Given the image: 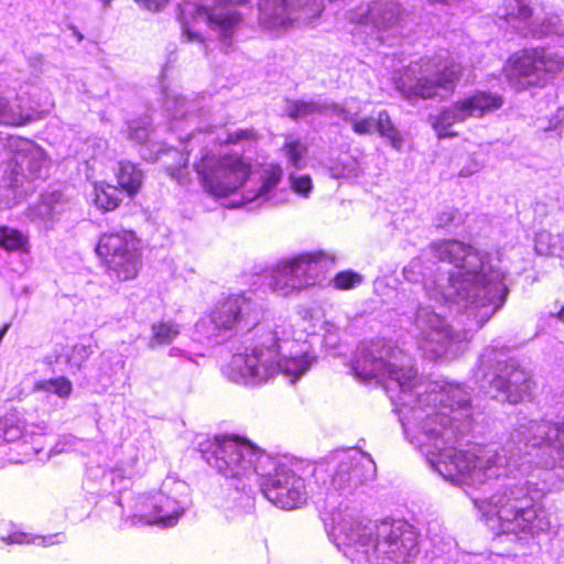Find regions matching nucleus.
I'll list each match as a JSON object with an SVG mask.
<instances>
[{
    "mask_svg": "<svg viewBox=\"0 0 564 564\" xmlns=\"http://www.w3.org/2000/svg\"><path fill=\"white\" fill-rule=\"evenodd\" d=\"M352 370L360 380L386 384L408 441L444 479L471 489L468 495L492 530L522 539L550 528L538 503L544 489L516 481V476L529 475L533 466L564 465V422L519 417L501 453L480 446L457 449L454 444L466 426L456 422L468 416L469 393L463 387L417 382L411 357L381 340L358 347Z\"/></svg>",
    "mask_w": 564,
    "mask_h": 564,
    "instance_id": "obj_1",
    "label": "nucleus"
},
{
    "mask_svg": "<svg viewBox=\"0 0 564 564\" xmlns=\"http://www.w3.org/2000/svg\"><path fill=\"white\" fill-rule=\"evenodd\" d=\"M404 279L422 283L436 302L464 308L470 322L464 330H453L440 315L422 306L414 321L419 349L429 359L455 356L463 341L479 329L507 299L505 272L471 246L458 240L431 245L429 253L414 258L403 269Z\"/></svg>",
    "mask_w": 564,
    "mask_h": 564,
    "instance_id": "obj_2",
    "label": "nucleus"
},
{
    "mask_svg": "<svg viewBox=\"0 0 564 564\" xmlns=\"http://www.w3.org/2000/svg\"><path fill=\"white\" fill-rule=\"evenodd\" d=\"M204 460L227 479L240 482L260 479L264 497L283 510L303 506L310 496L352 492L376 475L371 456L357 448L334 453L314 468L315 486L299 475L300 465L286 456H273L234 435L217 436L199 444Z\"/></svg>",
    "mask_w": 564,
    "mask_h": 564,
    "instance_id": "obj_3",
    "label": "nucleus"
},
{
    "mask_svg": "<svg viewBox=\"0 0 564 564\" xmlns=\"http://www.w3.org/2000/svg\"><path fill=\"white\" fill-rule=\"evenodd\" d=\"M329 536L354 564H409L420 552L415 529L402 520L377 523L338 513Z\"/></svg>",
    "mask_w": 564,
    "mask_h": 564,
    "instance_id": "obj_4",
    "label": "nucleus"
},
{
    "mask_svg": "<svg viewBox=\"0 0 564 564\" xmlns=\"http://www.w3.org/2000/svg\"><path fill=\"white\" fill-rule=\"evenodd\" d=\"M204 189L216 197L240 193V204L256 202L279 205L288 193L278 188L283 171L279 164L269 163L252 170L251 163L239 153H205L195 164Z\"/></svg>",
    "mask_w": 564,
    "mask_h": 564,
    "instance_id": "obj_5",
    "label": "nucleus"
},
{
    "mask_svg": "<svg viewBox=\"0 0 564 564\" xmlns=\"http://www.w3.org/2000/svg\"><path fill=\"white\" fill-rule=\"evenodd\" d=\"M187 485L166 478L161 488L151 494H139L119 500L123 525H158L172 528L183 517L187 505Z\"/></svg>",
    "mask_w": 564,
    "mask_h": 564,
    "instance_id": "obj_6",
    "label": "nucleus"
},
{
    "mask_svg": "<svg viewBox=\"0 0 564 564\" xmlns=\"http://www.w3.org/2000/svg\"><path fill=\"white\" fill-rule=\"evenodd\" d=\"M316 333V323L312 312L304 310L290 318L275 322L276 366L290 383H295L316 361L308 338Z\"/></svg>",
    "mask_w": 564,
    "mask_h": 564,
    "instance_id": "obj_7",
    "label": "nucleus"
},
{
    "mask_svg": "<svg viewBox=\"0 0 564 564\" xmlns=\"http://www.w3.org/2000/svg\"><path fill=\"white\" fill-rule=\"evenodd\" d=\"M4 147L11 153V162L3 176L6 193L0 207L10 208L34 191V182L45 175L47 159L44 150L30 139L9 135Z\"/></svg>",
    "mask_w": 564,
    "mask_h": 564,
    "instance_id": "obj_8",
    "label": "nucleus"
},
{
    "mask_svg": "<svg viewBox=\"0 0 564 564\" xmlns=\"http://www.w3.org/2000/svg\"><path fill=\"white\" fill-rule=\"evenodd\" d=\"M275 323L268 330L258 329L257 337L232 355L224 375L239 384L258 386L278 373Z\"/></svg>",
    "mask_w": 564,
    "mask_h": 564,
    "instance_id": "obj_9",
    "label": "nucleus"
},
{
    "mask_svg": "<svg viewBox=\"0 0 564 564\" xmlns=\"http://www.w3.org/2000/svg\"><path fill=\"white\" fill-rule=\"evenodd\" d=\"M54 107L51 93L35 82L0 79V124L23 127Z\"/></svg>",
    "mask_w": 564,
    "mask_h": 564,
    "instance_id": "obj_10",
    "label": "nucleus"
},
{
    "mask_svg": "<svg viewBox=\"0 0 564 564\" xmlns=\"http://www.w3.org/2000/svg\"><path fill=\"white\" fill-rule=\"evenodd\" d=\"M462 74L459 64L451 61L442 67L427 58L412 62L402 74L393 77L394 87L409 100L449 95Z\"/></svg>",
    "mask_w": 564,
    "mask_h": 564,
    "instance_id": "obj_11",
    "label": "nucleus"
},
{
    "mask_svg": "<svg viewBox=\"0 0 564 564\" xmlns=\"http://www.w3.org/2000/svg\"><path fill=\"white\" fill-rule=\"evenodd\" d=\"M564 68V57L545 47L523 48L513 53L503 66V75L516 90L545 87Z\"/></svg>",
    "mask_w": 564,
    "mask_h": 564,
    "instance_id": "obj_12",
    "label": "nucleus"
},
{
    "mask_svg": "<svg viewBox=\"0 0 564 564\" xmlns=\"http://www.w3.org/2000/svg\"><path fill=\"white\" fill-rule=\"evenodd\" d=\"M475 377L481 388L488 386L496 391V399L512 404L523 401L532 389L530 373L512 360L502 365L494 348H487L481 354Z\"/></svg>",
    "mask_w": 564,
    "mask_h": 564,
    "instance_id": "obj_13",
    "label": "nucleus"
},
{
    "mask_svg": "<svg viewBox=\"0 0 564 564\" xmlns=\"http://www.w3.org/2000/svg\"><path fill=\"white\" fill-rule=\"evenodd\" d=\"M497 17L525 39L541 40L564 33L561 18L542 0H505Z\"/></svg>",
    "mask_w": 564,
    "mask_h": 564,
    "instance_id": "obj_14",
    "label": "nucleus"
},
{
    "mask_svg": "<svg viewBox=\"0 0 564 564\" xmlns=\"http://www.w3.org/2000/svg\"><path fill=\"white\" fill-rule=\"evenodd\" d=\"M258 315L253 303L245 295H230L214 305L210 312L195 324L199 338L231 336L250 329L256 325Z\"/></svg>",
    "mask_w": 564,
    "mask_h": 564,
    "instance_id": "obj_15",
    "label": "nucleus"
},
{
    "mask_svg": "<svg viewBox=\"0 0 564 564\" xmlns=\"http://www.w3.org/2000/svg\"><path fill=\"white\" fill-rule=\"evenodd\" d=\"M96 252L111 276L128 281L138 275L141 267V248L140 240L133 231L117 230L102 234Z\"/></svg>",
    "mask_w": 564,
    "mask_h": 564,
    "instance_id": "obj_16",
    "label": "nucleus"
},
{
    "mask_svg": "<svg viewBox=\"0 0 564 564\" xmlns=\"http://www.w3.org/2000/svg\"><path fill=\"white\" fill-rule=\"evenodd\" d=\"M325 268L323 252L301 253L281 260L271 269L269 286L279 295L288 296L314 284Z\"/></svg>",
    "mask_w": 564,
    "mask_h": 564,
    "instance_id": "obj_17",
    "label": "nucleus"
},
{
    "mask_svg": "<svg viewBox=\"0 0 564 564\" xmlns=\"http://www.w3.org/2000/svg\"><path fill=\"white\" fill-rule=\"evenodd\" d=\"M325 0H260L259 22L271 33H280L294 22L310 23L319 17Z\"/></svg>",
    "mask_w": 564,
    "mask_h": 564,
    "instance_id": "obj_18",
    "label": "nucleus"
},
{
    "mask_svg": "<svg viewBox=\"0 0 564 564\" xmlns=\"http://www.w3.org/2000/svg\"><path fill=\"white\" fill-rule=\"evenodd\" d=\"M503 102L499 94L477 90L445 108L433 118L432 126L438 138L453 137L456 135L452 130L455 123L464 122L468 118H482L500 109Z\"/></svg>",
    "mask_w": 564,
    "mask_h": 564,
    "instance_id": "obj_19",
    "label": "nucleus"
},
{
    "mask_svg": "<svg viewBox=\"0 0 564 564\" xmlns=\"http://www.w3.org/2000/svg\"><path fill=\"white\" fill-rule=\"evenodd\" d=\"M247 0H214L213 4L200 0L198 3H187L183 8L184 13L193 14L196 23H206L210 30L218 34L224 46H229L231 40L241 23V15L236 10V4Z\"/></svg>",
    "mask_w": 564,
    "mask_h": 564,
    "instance_id": "obj_20",
    "label": "nucleus"
},
{
    "mask_svg": "<svg viewBox=\"0 0 564 564\" xmlns=\"http://www.w3.org/2000/svg\"><path fill=\"white\" fill-rule=\"evenodd\" d=\"M357 109L355 99L346 100L341 106L318 99L290 101L285 111L293 119H307L317 115L338 118L348 122L356 134L367 135L372 130V120L370 118H360Z\"/></svg>",
    "mask_w": 564,
    "mask_h": 564,
    "instance_id": "obj_21",
    "label": "nucleus"
},
{
    "mask_svg": "<svg viewBox=\"0 0 564 564\" xmlns=\"http://www.w3.org/2000/svg\"><path fill=\"white\" fill-rule=\"evenodd\" d=\"M46 425L41 423H26L21 412L17 409L7 411L0 415V438L6 442H22L31 445V453L36 454L42 449L41 437L46 432Z\"/></svg>",
    "mask_w": 564,
    "mask_h": 564,
    "instance_id": "obj_22",
    "label": "nucleus"
},
{
    "mask_svg": "<svg viewBox=\"0 0 564 564\" xmlns=\"http://www.w3.org/2000/svg\"><path fill=\"white\" fill-rule=\"evenodd\" d=\"M401 18V8L394 1H373L359 6L350 13V21L371 31L388 30Z\"/></svg>",
    "mask_w": 564,
    "mask_h": 564,
    "instance_id": "obj_23",
    "label": "nucleus"
},
{
    "mask_svg": "<svg viewBox=\"0 0 564 564\" xmlns=\"http://www.w3.org/2000/svg\"><path fill=\"white\" fill-rule=\"evenodd\" d=\"M64 209L65 204L61 199V194L48 193L42 195L41 200L30 207L29 217L33 221H39L50 227L58 219Z\"/></svg>",
    "mask_w": 564,
    "mask_h": 564,
    "instance_id": "obj_24",
    "label": "nucleus"
},
{
    "mask_svg": "<svg viewBox=\"0 0 564 564\" xmlns=\"http://www.w3.org/2000/svg\"><path fill=\"white\" fill-rule=\"evenodd\" d=\"M355 105L358 107V112H360V105L357 100H355ZM360 118H364L361 113H359ZM372 120L373 127L372 130H377L378 133L384 138L390 145L395 150H401L403 147V137L397 127L392 123L389 113L386 110L379 111L376 119L369 117ZM370 132L369 134H371Z\"/></svg>",
    "mask_w": 564,
    "mask_h": 564,
    "instance_id": "obj_25",
    "label": "nucleus"
},
{
    "mask_svg": "<svg viewBox=\"0 0 564 564\" xmlns=\"http://www.w3.org/2000/svg\"><path fill=\"white\" fill-rule=\"evenodd\" d=\"M207 133L212 142L219 144L251 145L257 141V133L253 129H238L232 132L224 129H212Z\"/></svg>",
    "mask_w": 564,
    "mask_h": 564,
    "instance_id": "obj_26",
    "label": "nucleus"
},
{
    "mask_svg": "<svg viewBox=\"0 0 564 564\" xmlns=\"http://www.w3.org/2000/svg\"><path fill=\"white\" fill-rule=\"evenodd\" d=\"M163 107L172 121L171 129H177L175 122L188 113L187 101L177 88L169 87L163 90Z\"/></svg>",
    "mask_w": 564,
    "mask_h": 564,
    "instance_id": "obj_27",
    "label": "nucleus"
},
{
    "mask_svg": "<svg viewBox=\"0 0 564 564\" xmlns=\"http://www.w3.org/2000/svg\"><path fill=\"white\" fill-rule=\"evenodd\" d=\"M8 544H36L41 546H52L61 544L65 541L64 533H55L50 535H31L25 532L13 531L7 536L0 538Z\"/></svg>",
    "mask_w": 564,
    "mask_h": 564,
    "instance_id": "obj_28",
    "label": "nucleus"
},
{
    "mask_svg": "<svg viewBox=\"0 0 564 564\" xmlns=\"http://www.w3.org/2000/svg\"><path fill=\"white\" fill-rule=\"evenodd\" d=\"M117 180L120 187L128 195H134L143 182L142 171L131 162H121L117 172Z\"/></svg>",
    "mask_w": 564,
    "mask_h": 564,
    "instance_id": "obj_29",
    "label": "nucleus"
},
{
    "mask_svg": "<svg viewBox=\"0 0 564 564\" xmlns=\"http://www.w3.org/2000/svg\"><path fill=\"white\" fill-rule=\"evenodd\" d=\"M221 508L227 520L236 521L242 516L250 513L252 511L253 503L252 499L248 495L236 489L230 494V498L224 502Z\"/></svg>",
    "mask_w": 564,
    "mask_h": 564,
    "instance_id": "obj_30",
    "label": "nucleus"
},
{
    "mask_svg": "<svg viewBox=\"0 0 564 564\" xmlns=\"http://www.w3.org/2000/svg\"><path fill=\"white\" fill-rule=\"evenodd\" d=\"M0 248L10 252L28 253L30 251L29 236L19 229L1 226Z\"/></svg>",
    "mask_w": 564,
    "mask_h": 564,
    "instance_id": "obj_31",
    "label": "nucleus"
},
{
    "mask_svg": "<svg viewBox=\"0 0 564 564\" xmlns=\"http://www.w3.org/2000/svg\"><path fill=\"white\" fill-rule=\"evenodd\" d=\"M121 202V192L118 187L99 183L94 185V203L95 205L105 212L116 209Z\"/></svg>",
    "mask_w": 564,
    "mask_h": 564,
    "instance_id": "obj_32",
    "label": "nucleus"
},
{
    "mask_svg": "<svg viewBox=\"0 0 564 564\" xmlns=\"http://www.w3.org/2000/svg\"><path fill=\"white\" fill-rule=\"evenodd\" d=\"M151 330L152 336L149 341L151 349L170 345L181 333L180 325L171 321L154 323Z\"/></svg>",
    "mask_w": 564,
    "mask_h": 564,
    "instance_id": "obj_33",
    "label": "nucleus"
},
{
    "mask_svg": "<svg viewBox=\"0 0 564 564\" xmlns=\"http://www.w3.org/2000/svg\"><path fill=\"white\" fill-rule=\"evenodd\" d=\"M33 391L52 393L61 399H67L73 391V384L69 379L61 376L36 381L33 386Z\"/></svg>",
    "mask_w": 564,
    "mask_h": 564,
    "instance_id": "obj_34",
    "label": "nucleus"
},
{
    "mask_svg": "<svg viewBox=\"0 0 564 564\" xmlns=\"http://www.w3.org/2000/svg\"><path fill=\"white\" fill-rule=\"evenodd\" d=\"M282 151L288 159L291 166L302 169L304 166V159L307 153V147L300 139L288 137L285 139Z\"/></svg>",
    "mask_w": 564,
    "mask_h": 564,
    "instance_id": "obj_35",
    "label": "nucleus"
},
{
    "mask_svg": "<svg viewBox=\"0 0 564 564\" xmlns=\"http://www.w3.org/2000/svg\"><path fill=\"white\" fill-rule=\"evenodd\" d=\"M138 463L139 459L137 455H131L127 460L121 462L116 468L107 473L105 478L111 481L113 486L116 478H120L121 480L131 479L139 473Z\"/></svg>",
    "mask_w": 564,
    "mask_h": 564,
    "instance_id": "obj_36",
    "label": "nucleus"
},
{
    "mask_svg": "<svg viewBox=\"0 0 564 564\" xmlns=\"http://www.w3.org/2000/svg\"><path fill=\"white\" fill-rule=\"evenodd\" d=\"M329 175L334 178H356L359 176V164L352 158H346L344 161L332 163L328 166Z\"/></svg>",
    "mask_w": 564,
    "mask_h": 564,
    "instance_id": "obj_37",
    "label": "nucleus"
},
{
    "mask_svg": "<svg viewBox=\"0 0 564 564\" xmlns=\"http://www.w3.org/2000/svg\"><path fill=\"white\" fill-rule=\"evenodd\" d=\"M91 354L93 349L90 345L79 343L66 350L64 356L65 362L70 369H79Z\"/></svg>",
    "mask_w": 564,
    "mask_h": 564,
    "instance_id": "obj_38",
    "label": "nucleus"
},
{
    "mask_svg": "<svg viewBox=\"0 0 564 564\" xmlns=\"http://www.w3.org/2000/svg\"><path fill=\"white\" fill-rule=\"evenodd\" d=\"M362 281L360 274L351 271H343L336 274L332 283L337 290H350L358 286Z\"/></svg>",
    "mask_w": 564,
    "mask_h": 564,
    "instance_id": "obj_39",
    "label": "nucleus"
},
{
    "mask_svg": "<svg viewBox=\"0 0 564 564\" xmlns=\"http://www.w3.org/2000/svg\"><path fill=\"white\" fill-rule=\"evenodd\" d=\"M129 139L143 143L149 138V124L144 120H133L128 126Z\"/></svg>",
    "mask_w": 564,
    "mask_h": 564,
    "instance_id": "obj_40",
    "label": "nucleus"
},
{
    "mask_svg": "<svg viewBox=\"0 0 564 564\" xmlns=\"http://www.w3.org/2000/svg\"><path fill=\"white\" fill-rule=\"evenodd\" d=\"M552 241V236L547 231H540L536 234L534 243L535 250L539 254H549L554 253L557 249L555 242Z\"/></svg>",
    "mask_w": 564,
    "mask_h": 564,
    "instance_id": "obj_41",
    "label": "nucleus"
},
{
    "mask_svg": "<svg viewBox=\"0 0 564 564\" xmlns=\"http://www.w3.org/2000/svg\"><path fill=\"white\" fill-rule=\"evenodd\" d=\"M290 181L293 191L304 197H307L313 188L312 180L308 175H291Z\"/></svg>",
    "mask_w": 564,
    "mask_h": 564,
    "instance_id": "obj_42",
    "label": "nucleus"
},
{
    "mask_svg": "<svg viewBox=\"0 0 564 564\" xmlns=\"http://www.w3.org/2000/svg\"><path fill=\"white\" fill-rule=\"evenodd\" d=\"M87 147L91 148V156L97 158L105 153L108 142L102 138L94 137L87 141Z\"/></svg>",
    "mask_w": 564,
    "mask_h": 564,
    "instance_id": "obj_43",
    "label": "nucleus"
},
{
    "mask_svg": "<svg viewBox=\"0 0 564 564\" xmlns=\"http://www.w3.org/2000/svg\"><path fill=\"white\" fill-rule=\"evenodd\" d=\"M140 7L152 11H161L169 2V0H134Z\"/></svg>",
    "mask_w": 564,
    "mask_h": 564,
    "instance_id": "obj_44",
    "label": "nucleus"
},
{
    "mask_svg": "<svg viewBox=\"0 0 564 564\" xmlns=\"http://www.w3.org/2000/svg\"><path fill=\"white\" fill-rule=\"evenodd\" d=\"M454 219V213L452 210L443 212L437 216L436 226L444 227Z\"/></svg>",
    "mask_w": 564,
    "mask_h": 564,
    "instance_id": "obj_45",
    "label": "nucleus"
},
{
    "mask_svg": "<svg viewBox=\"0 0 564 564\" xmlns=\"http://www.w3.org/2000/svg\"><path fill=\"white\" fill-rule=\"evenodd\" d=\"M184 355H185V352L182 349L176 348V347H173L169 350V356H171V357H182Z\"/></svg>",
    "mask_w": 564,
    "mask_h": 564,
    "instance_id": "obj_46",
    "label": "nucleus"
},
{
    "mask_svg": "<svg viewBox=\"0 0 564 564\" xmlns=\"http://www.w3.org/2000/svg\"><path fill=\"white\" fill-rule=\"evenodd\" d=\"M184 33L188 37L189 41L199 40V34L196 32L191 31L189 29H184Z\"/></svg>",
    "mask_w": 564,
    "mask_h": 564,
    "instance_id": "obj_47",
    "label": "nucleus"
},
{
    "mask_svg": "<svg viewBox=\"0 0 564 564\" xmlns=\"http://www.w3.org/2000/svg\"><path fill=\"white\" fill-rule=\"evenodd\" d=\"M556 317L560 322H562L564 324V305L562 306V308L557 312L556 314Z\"/></svg>",
    "mask_w": 564,
    "mask_h": 564,
    "instance_id": "obj_48",
    "label": "nucleus"
},
{
    "mask_svg": "<svg viewBox=\"0 0 564 564\" xmlns=\"http://www.w3.org/2000/svg\"><path fill=\"white\" fill-rule=\"evenodd\" d=\"M99 1L102 3L104 8H109L112 2V0H99Z\"/></svg>",
    "mask_w": 564,
    "mask_h": 564,
    "instance_id": "obj_49",
    "label": "nucleus"
},
{
    "mask_svg": "<svg viewBox=\"0 0 564 564\" xmlns=\"http://www.w3.org/2000/svg\"><path fill=\"white\" fill-rule=\"evenodd\" d=\"M200 134V131L196 134V133H191L189 135H187V139L188 140H194L196 138H198V135Z\"/></svg>",
    "mask_w": 564,
    "mask_h": 564,
    "instance_id": "obj_50",
    "label": "nucleus"
},
{
    "mask_svg": "<svg viewBox=\"0 0 564 564\" xmlns=\"http://www.w3.org/2000/svg\"><path fill=\"white\" fill-rule=\"evenodd\" d=\"M555 128H556L555 126L554 127H547L544 130H551V129H555Z\"/></svg>",
    "mask_w": 564,
    "mask_h": 564,
    "instance_id": "obj_51",
    "label": "nucleus"
}]
</instances>
